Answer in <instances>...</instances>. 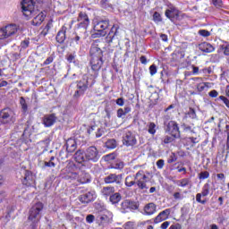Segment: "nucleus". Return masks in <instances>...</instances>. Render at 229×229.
<instances>
[{
  "label": "nucleus",
  "instance_id": "obj_1",
  "mask_svg": "<svg viewBox=\"0 0 229 229\" xmlns=\"http://www.w3.org/2000/svg\"><path fill=\"white\" fill-rule=\"evenodd\" d=\"M21 12L25 17H34L33 26H40L46 19V14L43 12L38 13L35 10V0H22Z\"/></svg>",
  "mask_w": 229,
  "mask_h": 229
},
{
  "label": "nucleus",
  "instance_id": "obj_2",
  "mask_svg": "<svg viewBox=\"0 0 229 229\" xmlns=\"http://www.w3.org/2000/svg\"><path fill=\"white\" fill-rule=\"evenodd\" d=\"M124 184L126 187H133L137 185L138 189L143 193L148 192V175L142 170L138 171L134 175H128L125 177Z\"/></svg>",
  "mask_w": 229,
  "mask_h": 229
},
{
  "label": "nucleus",
  "instance_id": "obj_3",
  "mask_svg": "<svg viewBox=\"0 0 229 229\" xmlns=\"http://www.w3.org/2000/svg\"><path fill=\"white\" fill-rule=\"evenodd\" d=\"M90 66L92 71L98 72L103 65V50L98 47V42H93L89 49Z\"/></svg>",
  "mask_w": 229,
  "mask_h": 229
},
{
  "label": "nucleus",
  "instance_id": "obj_4",
  "mask_svg": "<svg viewBox=\"0 0 229 229\" xmlns=\"http://www.w3.org/2000/svg\"><path fill=\"white\" fill-rule=\"evenodd\" d=\"M42 210H44V204L42 202H38L34 204L29 211V221H31L32 225L35 226L40 218L42 217Z\"/></svg>",
  "mask_w": 229,
  "mask_h": 229
},
{
  "label": "nucleus",
  "instance_id": "obj_5",
  "mask_svg": "<svg viewBox=\"0 0 229 229\" xmlns=\"http://www.w3.org/2000/svg\"><path fill=\"white\" fill-rule=\"evenodd\" d=\"M21 180L23 185L26 187H33L35 185L36 177L33 173L26 168H21L19 171Z\"/></svg>",
  "mask_w": 229,
  "mask_h": 229
},
{
  "label": "nucleus",
  "instance_id": "obj_6",
  "mask_svg": "<svg viewBox=\"0 0 229 229\" xmlns=\"http://www.w3.org/2000/svg\"><path fill=\"white\" fill-rule=\"evenodd\" d=\"M110 26V21L108 20L100 21L94 26V32L92 33L93 38H99L100 37H105L106 35V30Z\"/></svg>",
  "mask_w": 229,
  "mask_h": 229
},
{
  "label": "nucleus",
  "instance_id": "obj_7",
  "mask_svg": "<svg viewBox=\"0 0 229 229\" xmlns=\"http://www.w3.org/2000/svg\"><path fill=\"white\" fill-rule=\"evenodd\" d=\"M79 22V27H78V32L80 33L81 30H82L83 37L84 38H87L88 34H87V28H89V24H90V20L89 19V15H87V13L81 12L79 13L78 19Z\"/></svg>",
  "mask_w": 229,
  "mask_h": 229
},
{
  "label": "nucleus",
  "instance_id": "obj_8",
  "mask_svg": "<svg viewBox=\"0 0 229 229\" xmlns=\"http://www.w3.org/2000/svg\"><path fill=\"white\" fill-rule=\"evenodd\" d=\"M89 87V77L87 75H83L82 79L77 81V89L73 94V98H75V99H78V98H81V96H83L85 92H87Z\"/></svg>",
  "mask_w": 229,
  "mask_h": 229
},
{
  "label": "nucleus",
  "instance_id": "obj_9",
  "mask_svg": "<svg viewBox=\"0 0 229 229\" xmlns=\"http://www.w3.org/2000/svg\"><path fill=\"white\" fill-rule=\"evenodd\" d=\"M85 152V158L86 162H93L96 163L99 158H101V155L99 154V150L98 148L91 146L86 148Z\"/></svg>",
  "mask_w": 229,
  "mask_h": 229
},
{
  "label": "nucleus",
  "instance_id": "obj_10",
  "mask_svg": "<svg viewBox=\"0 0 229 229\" xmlns=\"http://www.w3.org/2000/svg\"><path fill=\"white\" fill-rule=\"evenodd\" d=\"M13 117H15V113L12 108H4L0 111V123L1 124H8L13 122Z\"/></svg>",
  "mask_w": 229,
  "mask_h": 229
},
{
  "label": "nucleus",
  "instance_id": "obj_11",
  "mask_svg": "<svg viewBox=\"0 0 229 229\" xmlns=\"http://www.w3.org/2000/svg\"><path fill=\"white\" fill-rule=\"evenodd\" d=\"M19 31V27L15 24L6 25L4 28L0 29V40L3 38H8L15 35Z\"/></svg>",
  "mask_w": 229,
  "mask_h": 229
},
{
  "label": "nucleus",
  "instance_id": "obj_12",
  "mask_svg": "<svg viewBox=\"0 0 229 229\" xmlns=\"http://www.w3.org/2000/svg\"><path fill=\"white\" fill-rule=\"evenodd\" d=\"M104 182L107 184L116 183V185H123V174H109L104 178Z\"/></svg>",
  "mask_w": 229,
  "mask_h": 229
},
{
  "label": "nucleus",
  "instance_id": "obj_13",
  "mask_svg": "<svg viewBox=\"0 0 229 229\" xmlns=\"http://www.w3.org/2000/svg\"><path fill=\"white\" fill-rule=\"evenodd\" d=\"M210 191H212V186L210 185V183L208 182L205 183L202 187L201 193H198L196 195V201L198 203H201V205H205V203H207V200H202L201 197L203 196L205 198L208 196V194H210Z\"/></svg>",
  "mask_w": 229,
  "mask_h": 229
},
{
  "label": "nucleus",
  "instance_id": "obj_14",
  "mask_svg": "<svg viewBox=\"0 0 229 229\" xmlns=\"http://www.w3.org/2000/svg\"><path fill=\"white\" fill-rule=\"evenodd\" d=\"M123 146H135L137 144V138L135 137V133L131 131H126L123 136Z\"/></svg>",
  "mask_w": 229,
  "mask_h": 229
},
{
  "label": "nucleus",
  "instance_id": "obj_15",
  "mask_svg": "<svg viewBox=\"0 0 229 229\" xmlns=\"http://www.w3.org/2000/svg\"><path fill=\"white\" fill-rule=\"evenodd\" d=\"M166 131L174 137V139H180V127L174 121H170L166 126Z\"/></svg>",
  "mask_w": 229,
  "mask_h": 229
},
{
  "label": "nucleus",
  "instance_id": "obj_16",
  "mask_svg": "<svg viewBox=\"0 0 229 229\" xmlns=\"http://www.w3.org/2000/svg\"><path fill=\"white\" fill-rule=\"evenodd\" d=\"M96 198H98V196L96 195V191H88V192L81 195L79 197V201H81V203L87 204V203H90V202L94 201V199H96Z\"/></svg>",
  "mask_w": 229,
  "mask_h": 229
},
{
  "label": "nucleus",
  "instance_id": "obj_17",
  "mask_svg": "<svg viewBox=\"0 0 229 229\" xmlns=\"http://www.w3.org/2000/svg\"><path fill=\"white\" fill-rule=\"evenodd\" d=\"M165 17L167 19H170V21H173L174 19H177V17H180V11L174 7V5L170 4L168 5V9H166L165 13Z\"/></svg>",
  "mask_w": 229,
  "mask_h": 229
},
{
  "label": "nucleus",
  "instance_id": "obj_18",
  "mask_svg": "<svg viewBox=\"0 0 229 229\" xmlns=\"http://www.w3.org/2000/svg\"><path fill=\"white\" fill-rule=\"evenodd\" d=\"M170 215H171V208H166V209L161 211V212L154 218V223H155L156 225H158V223H162V221H165V219H168Z\"/></svg>",
  "mask_w": 229,
  "mask_h": 229
},
{
  "label": "nucleus",
  "instance_id": "obj_19",
  "mask_svg": "<svg viewBox=\"0 0 229 229\" xmlns=\"http://www.w3.org/2000/svg\"><path fill=\"white\" fill-rule=\"evenodd\" d=\"M117 33H119V26L114 25L106 38V42H107V44H112L114 42V38L117 36Z\"/></svg>",
  "mask_w": 229,
  "mask_h": 229
},
{
  "label": "nucleus",
  "instance_id": "obj_20",
  "mask_svg": "<svg viewBox=\"0 0 229 229\" xmlns=\"http://www.w3.org/2000/svg\"><path fill=\"white\" fill-rule=\"evenodd\" d=\"M56 123V116L52 114H47L43 118V124L47 128H50V126H53Z\"/></svg>",
  "mask_w": 229,
  "mask_h": 229
},
{
  "label": "nucleus",
  "instance_id": "obj_21",
  "mask_svg": "<svg viewBox=\"0 0 229 229\" xmlns=\"http://www.w3.org/2000/svg\"><path fill=\"white\" fill-rule=\"evenodd\" d=\"M199 49L202 51V53H214L216 48L210 43L202 42L199 45Z\"/></svg>",
  "mask_w": 229,
  "mask_h": 229
},
{
  "label": "nucleus",
  "instance_id": "obj_22",
  "mask_svg": "<svg viewBox=\"0 0 229 229\" xmlns=\"http://www.w3.org/2000/svg\"><path fill=\"white\" fill-rule=\"evenodd\" d=\"M114 192H115V187L114 186H104L100 191L104 198H110Z\"/></svg>",
  "mask_w": 229,
  "mask_h": 229
},
{
  "label": "nucleus",
  "instance_id": "obj_23",
  "mask_svg": "<svg viewBox=\"0 0 229 229\" xmlns=\"http://www.w3.org/2000/svg\"><path fill=\"white\" fill-rule=\"evenodd\" d=\"M65 33H67V27L63 26L61 30L58 31L55 38L56 41L59 44H64V42H65V38H66Z\"/></svg>",
  "mask_w": 229,
  "mask_h": 229
},
{
  "label": "nucleus",
  "instance_id": "obj_24",
  "mask_svg": "<svg viewBox=\"0 0 229 229\" xmlns=\"http://www.w3.org/2000/svg\"><path fill=\"white\" fill-rule=\"evenodd\" d=\"M77 148H78V144L76 143L75 140L69 139L66 141V151L68 153H74Z\"/></svg>",
  "mask_w": 229,
  "mask_h": 229
},
{
  "label": "nucleus",
  "instance_id": "obj_25",
  "mask_svg": "<svg viewBox=\"0 0 229 229\" xmlns=\"http://www.w3.org/2000/svg\"><path fill=\"white\" fill-rule=\"evenodd\" d=\"M144 212L146 216H153V214L157 212V205H155L153 202L147 204L144 207Z\"/></svg>",
  "mask_w": 229,
  "mask_h": 229
},
{
  "label": "nucleus",
  "instance_id": "obj_26",
  "mask_svg": "<svg viewBox=\"0 0 229 229\" xmlns=\"http://www.w3.org/2000/svg\"><path fill=\"white\" fill-rule=\"evenodd\" d=\"M78 182L80 183H89L90 182V174L87 172H80L79 173V177H78Z\"/></svg>",
  "mask_w": 229,
  "mask_h": 229
},
{
  "label": "nucleus",
  "instance_id": "obj_27",
  "mask_svg": "<svg viewBox=\"0 0 229 229\" xmlns=\"http://www.w3.org/2000/svg\"><path fill=\"white\" fill-rule=\"evenodd\" d=\"M76 169V166L72 164H68L62 171H61V176L64 178V176H69V174H72V172Z\"/></svg>",
  "mask_w": 229,
  "mask_h": 229
},
{
  "label": "nucleus",
  "instance_id": "obj_28",
  "mask_svg": "<svg viewBox=\"0 0 229 229\" xmlns=\"http://www.w3.org/2000/svg\"><path fill=\"white\" fill-rule=\"evenodd\" d=\"M74 160L78 162V164H83V162H87V158H85V151L78 150L74 154Z\"/></svg>",
  "mask_w": 229,
  "mask_h": 229
},
{
  "label": "nucleus",
  "instance_id": "obj_29",
  "mask_svg": "<svg viewBox=\"0 0 229 229\" xmlns=\"http://www.w3.org/2000/svg\"><path fill=\"white\" fill-rule=\"evenodd\" d=\"M123 199V196H121V193L119 192H114L110 197H109V201L112 203V205H117L119 201Z\"/></svg>",
  "mask_w": 229,
  "mask_h": 229
},
{
  "label": "nucleus",
  "instance_id": "obj_30",
  "mask_svg": "<svg viewBox=\"0 0 229 229\" xmlns=\"http://www.w3.org/2000/svg\"><path fill=\"white\" fill-rule=\"evenodd\" d=\"M122 208H123V210H126V208H131L132 210H137L138 207H137V204H135V202L133 201L124 200L123 202H122Z\"/></svg>",
  "mask_w": 229,
  "mask_h": 229
},
{
  "label": "nucleus",
  "instance_id": "obj_31",
  "mask_svg": "<svg viewBox=\"0 0 229 229\" xmlns=\"http://www.w3.org/2000/svg\"><path fill=\"white\" fill-rule=\"evenodd\" d=\"M174 183L178 187H187L188 185H191V179L183 178V179L175 181Z\"/></svg>",
  "mask_w": 229,
  "mask_h": 229
},
{
  "label": "nucleus",
  "instance_id": "obj_32",
  "mask_svg": "<svg viewBox=\"0 0 229 229\" xmlns=\"http://www.w3.org/2000/svg\"><path fill=\"white\" fill-rule=\"evenodd\" d=\"M20 105L22 114H28V103H26L24 97L20 98Z\"/></svg>",
  "mask_w": 229,
  "mask_h": 229
},
{
  "label": "nucleus",
  "instance_id": "obj_33",
  "mask_svg": "<svg viewBox=\"0 0 229 229\" xmlns=\"http://www.w3.org/2000/svg\"><path fill=\"white\" fill-rule=\"evenodd\" d=\"M106 148H107V149H115V148H117V141L114 139L108 140L106 142Z\"/></svg>",
  "mask_w": 229,
  "mask_h": 229
},
{
  "label": "nucleus",
  "instance_id": "obj_34",
  "mask_svg": "<svg viewBox=\"0 0 229 229\" xmlns=\"http://www.w3.org/2000/svg\"><path fill=\"white\" fill-rule=\"evenodd\" d=\"M148 132L150 135H155V133H157V124H155V123L150 122L148 125Z\"/></svg>",
  "mask_w": 229,
  "mask_h": 229
},
{
  "label": "nucleus",
  "instance_id": "obj_35",
  "mask_svg": "<svg viewBox=\"0 0 229 229\" xmlns=\"http://www.w3.org/2000/svg\"><path fill=\"white\" fill-rule=\"evenodd\" d=\"M79 174L74 172V170L69 174L63 176L64 180H77L78 182Z\"/></svg>",
  "mask_w": 229,
  "mask_h": 229
},
{
  "label": "nucleus",
  "instance_id": "obj_36",
  "mask_svg": "<svg viewBox=\"0 0 229 229\" xmlns=\"http://www.w3.org/2000/svg\"><path fill=\"white\" fill-rule=\"evenodd\" d=\"M81 35H83V30H81L79 32L78 29H77L76 36L72 38L73 42H76V44H80V40H81V38H83L84 40H85V38H84Z\"/></svg>",
  "mask_w": 229,
  "mask_h": 229
},
{
  "label": "nucleus",
  "instance_id": "obj_37",
  "mask_svg": "<svg viewBox=\"0 0 229 229\" xmlns=\"http://www.w3.org/2000/svg\"><path fill=\"white\" fill-rule=\"evenodd\" d=\"M219 51L224 53L225 56H229V45H222L220 46Z\"/></svg>",
  "mask_w": 229,
  "mask_h": 229
},
{
  "label": "nucleus",
  "instance_id": "obj_38",
  "mask_svg": "<svg viewBox=\"0 0 229 229\" xmlns=\"http://www.w3.org/2000/svg\"><path fill=\"white\" fill-rule=\"evenodd\" d=\"M176 160H178V157H176L174 152H172L167 159V164H174V162H176Z\"/></svg>",
  "mask_w": 229,
  "mask_h": 229
},
{
  "label": "nucleus",
  "instance_id": "obj_39",
  "mask_svg": "<svg viewBox=\"0 0 229 229\" xmlns=\"http://www.w3.org/2000/svg\"><path fill=\"white\" fill-rule=\"evenodd\" d=\"M66 60L69 64H74L76 60V55L75 54H69L66 55Z\"/></svg>",
  "mask_w": 229,
  "mask_h": 229
},
{
  "label": "nucleus",
  "instance_id": "obj_40",
  "mask_svg": "<svg viewBox=\"0 0 229 229\" xmlns=\"http://www.w3.org/2000/svg\"><path fill=\"white\" fill-rule=\"evenodd\" d=\"M153 21H155V22H162V16L160 15V13H154Z\"/></svg>",
  "mask_w": 229,
  "mask_h": 229
},
{
  "label": "nucleus",
  "instance_id": "obj_41",
  "mask_svg": "<svg viewBox=\"0 0 229 229\" xmlns=\"http://www.w3.org/2000/svg\"><path fill=\"white\" fill-rule=\"evenodd\" d=\"M208 176H210V174L207 171H204V172H201L200 174H199V180H207V178H208Z\"/></svg>",
  "mask_w": 229,
  "mask_h": 229
},
{
  "label": "nucleus",
  "instance_id": "obj_42",
  "mask_svg": "<svg viewBox=\"0 0 229 229\" xmlns=\"http://www.w3.org/2000/svg\"><path fill=\"white\" fill-rule=\"evenodd\" d=\"M124 228L125 229H135L136 228L135 222L129 221V222L125 223Z\"/></svg>",
  "mask_w": 229,
  "mask_h": 229
},
{
  "label": "nucleus",
  "instance_id": "obj_43",
  "mask_svg": "<svg viewBox=\"0 0 229 229\" xmlns=\"http://www.w3.org/2000/svg\"><path fill=\"white\" fill-rule=\"evenodd\" d=\"M44 167H56V163L54 161H45Z\"/></svg>",
  "mask_w": 229,
  "mask_h": 229
},
{
  "label": "nucleus",
  "instance_id": "obj_44",
  "mask_svg": "<svg viewBox=\"0 0 229 229\" xmlns=\"http://www.w3.org/2000/svg\"><path fill=\"white\" fill-rule=\"evenodd\" d=\"M199 35H200V37H210V31L207 30H199Z\"/></svg>",
  "mask_w": 229,
  "mask_h": 229
},
{
  "label": "nucleus",
  "instance_id": "obj_45",
  "mask_svg": "<svg viewBox=\"0 0 229 229\" xmlns=\"http://www.w3.org/2000/svg\"><path fill=\"white\" fill-rule=\"evenodd\" d=\"M173 140H174V138H173L172 136H165V138L163 139L164 144H171Z\"/></svg>",
  "mask_w": 229,
  "mask_h": 229
},
{
  "label": "nucleus",
  "instance_id": "obj_46",
  "mask_svg": "<svg viewBox=\"0 0 229 229\" xmlns=\"http://www.w3.org/2000/svg\"><path fill=\"white\" fill-rule=\"evenodd\" d=\"M214 6L221 8L223 6V0H212Z\"/></svg>",
  "mask_w": 229,
  "mask_h": 229
},
{
  "label": "nucleus",
  "instance_id": "obj_47",
  "mask_svg": "<svg viewBox=\"0 0 229 229\" xmlns=\"http://www.w3.org/2000/svg\"><path fill=\"white\" fill-rule=\"evenodd\" d=\"M116 115H117V117H118L119 119H123V115H126V114H124V109L119 108V109L117 110V112H116Z\"/></svg>",
  "mask_w": 229,
  "mask_h": 229
},
{
  "label": "nucleus",
  "instance_id": "obj_48",
  "mask_svg": "<svg viewBox=\"0 0 229 229\" xmlns=\"http://www.w3.org/2000/svg\"><path fill=\"white\" fill-rule=\"evenodd\" d=\"M149 72L152 76H155V74H157V65H155V64L150 65Z\"/></svg>",
  "mask_w": 229,
  "mask_h": 229
},
{
  "label": "nucleus",
  "instance_id": "obj_49",
  "mask_svg": "<svg viewBox=\"0 0 229 229\" xmlns=\"http://www.w3.org/2000/svg\"><path fill=\"white\" fill-rule=\"evenodd\" d=\"M187 142H191V144H192L191 146L193 147L194 144H198V138H194V137L187 138Z\"/></svg>",
  "mask_w": 229,
  "mask_h": 229
},
{
  "label": "nucleus",
  "instance_id": "obj_50",
  "mask_svg": "<svg viewBox=\"0 0 229 229\" xmlns=\"http://www.w3.org/2000/svg\"><path fill=\"white\" fill-rule=\"evenodd\" d=\"M219 99H221V101H223V103H225V106H227V108H229V99L226 97L220 96Z\"/></svg>",
  "mask_w": 229,
  "mask_h": 229
},
{
  "label": "nucleus",
  "instance_id": "obj_51",
  "mask_svg": "<svg viewBox=\"0 0 229 229\" xmlns=\"http://www.w3.org/2000/svg\"><path fill=\"white\" fill-rule=\"evenodd\" d=\"M157 169H164L165 161L164 159H159L157 161Z\"/></svg>",
  "mask_w": 229,
  "mask_h": 229
},
{
  "label": "nucleus",
  "instance_id": "obj_52",
  "mask_svg": "<svg viewBox=\"0 0 229 229\" xmlns=\"http://www.w3.org/2000/svg\"><path fill=\"white\" fill-rule=\"evenodd\" d=\"M114 169H123L124 168V163L123 162H119L114 164L113 166Z\"/></svg>",
  "mask_w": 229,
  "mask_h": 229
},
{
  "label": "nucleus",
  "instance_id": "obj_53",
  "mask_svg": "<svg viewBox=\"0 0 229 229\" xmlns=\"http://www.w3.org/2000/svg\"><path fill=\"white\" fill-rule=\"evenodd\" d=\"M115 103L118 106H124V98H119L115 100Z\"/></svg>",
  "mask_w": 229,
  "mask_h": 229
},
{
  "label": "nucleus",
  "instance_id": "obj_54",
  "mask_svg": "<svg viewBox=\"0 0 229 229\" xmlns=\"http://www.w3.org/2000/svg\"><path fill=\"white\" fill-rule=\"evenodd\" d=\"M189 115H190V117H191V119H196V117H197L196 111L192 108H190Z\"/></svg>",
  "mask_w": 229,
  "mask_h": 229
},
{
  "label": "nucleus",
  "instance_id": "obj_55",
  "mask_svg": "<svg viewBox=\"0 0 229 229\" xmlns=\"http://www.w3.org/2000/svg\"><path fill=\"white\" fill-rule=\"evenodd\" d=\"M95 216L94 215H88L86 217L87 223H94Z\"/></svg>",
  "mask_w": 229,
  "mask_h": 229
},
{
  "label": "nucleus",
  "instance_id": "obj_56",
  "mask_svg": "<svg viewBox=\"0 0 229 229\" xmlns=\"http://www.w3.org/2000/svg\"><path fill=\"white\" fill-rule=\"evenodd\" d=\"M209 96L210 98H217V96H219V93L217 92V90L213 89L209 92Z\"/></svg>",
  "mask_w": 229,
  "mask_h": 229
},
{
  "label": "nucleus",
  "instance_id": "obj_57",
  "mask_svg": "<svg viewBox=\"0 0 229 229\" xmlns=\"http://www.w3.org/2000/svg\"><path fill=\"white\" fill-rule=\"evenodd\" d=\"M169 225H171V222L165 221V222H164V223L161 225L160 228H161V229H167V228H169Z\"/></svg>",
  "mask_w": 229,
  "mask_h": 229
},
{
  "label": "nucleus",
  "instance_id": "obj_58",
  "mask_svg": "<svg viewBox=\"0 0 229 229\" xmlns=\"http://www.w3.org/2000/svg\"><path fill=\"white\" fill-rule=\"evenodd\" d=\"M53 56H49L46 59V61L44 62V65H49V64H53Z\"/></svg>",
  "mask_w": 229,
  "mask_h": 229
},
{
  "label": "nucleus",
  "instance_id": "obj_59",
  "mask_svg": "<svg viewBox=\"0 0 229 229\" xmlns=\"http://www.w3.org/2000/svg\"><path fill=\"white\" fill-rule=\"evenodd\" d=\"M197 89L199 92H203L205 90V84L204 82L198 84Z\"/></svg>",
  "mask_w": 229,
  "mask_h": 229
},
{
  "label": "nucleus",
  "instance_id": "obj_60",
  "mask_svg": "<svg viewBox=\"0 0 229 229\" xmlns=\"http://www.w3.org/2000/svg\"><path fill=\"white\" fill-rule=\"evenodd\" d=\"M140 61L143 65H146L148 64V59L146 58V55H141Z\"/></svg>",
  "mask_w": 229,
  "mask_h": 229
},
{
  "label": "nucleus",
  "instance_id": "obj_61",
  "mask_svg": "<svg viewBox=\"0 0 229 229\" xmlns=\"http://www.w3.org/2000/svg\"><path fill=\"white\" fill-rule=\"evenodd\" d=\"M183 131H185V133H189V131L190 133H194V131L191 129V126H184Z\"/></svg>",
  "mask_w": 229,
  "mask_h": 229
},
{
  "label": "nucleus",
  "instance_id": "obj_62",
  "mask_svg": "<svg viewBox=\"0 0 229 229\" xmlns=\"http://www.w3.org/2000/svg\"><path fill=\"white\" fill-rule=\"evenodd\" d=\"M131 112V107L126 106L123 108V114L126 115V114H130Z\"/></svg>",
  "mask_w": 229,
  "mask_h": 229
},
{
  "label": "nucleus",
  "instance_id": "obj_63",
  "mask_svg": "<svg viewBox=\"0 0 229 229\" xmlns=\"http://www.w3.org/2000/svg\"><path fill=\"white\" fill-rule=\"evenodd\" d=\"M22 136L23 137H30V131L28 130V127L24 129Z\"/></svg>",
  "mask_w": 229,
  "mask_h": 229
},
{
  "label": "nucleus",
  "instance_id": "obj_64",
  "mask_svg": "<svg viewBox=\"0 0 229 229\" xmlns=\"http://www.w3.org/2000/svg\"><path fill=\"white\" fill-rule=\"evenodd\" d=\"M160 38L163 40V42H167V40H168L167 35H165V34H161Z\"/></svg>",
  "mask_w": 229,
  "mask_h": 229
}]
</instances>
